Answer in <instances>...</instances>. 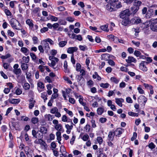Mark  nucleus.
<instances>
[{
	"label": "nucleus",
	"mask_w": 157,
	"mask_h": 157,
	"mask_svg": "<svg viewBox=\"0 0 157 157\" xmlns=\"http://www.w3.org/2000/svg\"><path fill=\"white\" fill-rule=\"evenodd\" d=\"M10 25L11 27L17 30H20V28L17 27V25H18L19 26L21 27V25L19 22L16 19L13 18L11 20Z\"/></svg>",
	"instance_id": "obj_1"
},
{
	"label": "nucleus",
	"mask_w": 157,
	"mask_h": 157,
	"mask_svg": "<svg viewBox=\"0 0 157 157\" xmlns=\"http://www.w3.org/2000/svg\"><path fill=\"white\" fill-rule=\"evenodd\" d=\"M130 14L129 10L127 9L121 12L120 14V17L122 19L129 18L128 17Z\"/></svg>",
	"instance_id": "obj_2"
},
{
	"label": "nucleus",
	"mask_w": 157,
	"mask_h": 157,
	"mask_svg": "<svg viewBox=\"0 0 157 157\" xmlns=\"http://www.w3.org/2000/svg\"><path fill=\"white\" fill-rule=\"evenodd\" d=\"M50 113L52 114H54L55 116L57 117H60L61 116V114L60 112H58V108L56 107L51 109L50 110Z\"/></svg>",
	"instance_id": "obj_3"
},
{
	"label": "nucleus",
	"mask_w": 157,
	"mask_h": 157,
	"mask_svg": "<svg viewBox=\"0 0 157 157\" xmlns=\"http://www.w3.org/2000/svg\"><path fill=\"white\" fill-rule=\"evenodd\" d=\"M150 28L152 31L157 32V19H155L151 22Z\"/></svg>",
	"instance_id": "obj_4"
},
{
	"label": "nucleus",
	"mask_w": 157,
	"mask_h": 157,
	"mask_svg": "<svg viewBox=\"0 0 157 157\" xmlns=\"http://www.w3.org/2000/svg\"><path fill=\"white\" fill-rule=\"evenodd\" d=\"M132 22L134 24H137L141 22V20L138 17H135L131 20Z\"/></svg>",
	"instance_id": "obj_5"
},
{
	"label": "nucleus",
	"mask_w": 157,
	"mask_h": 157,
	"mask_svg": "<svg viewBox=\"0 0 157 157\" xmlns=\"http://www.w3.org/2000/svg\"><path fill=\"white\" fill-rule=\"evenodd\" d=\"M139 102H142L144 105L147 101L146 98L143 95H141L138 99Z\"/></svg>",
	"instance_id": "obj_6"
},
{
	"label": "nucleus",
	"mask_w": 157,
	"mask_h": 157,
	"mask_svg": "<svg viewBox=\"0 0 157 157\" xmlns=\"http://www.w3.org/2000/svg\"><path fill=\"white\" fill-rule=\"evenodd\" d=\"M77 48L76 47H69L68 48L67 52L71 54H73L74 52H76L77 50Z\"/></svg>",
	"instance_id": "obj_7"
},
{
	"label": "nucleus",
	"mask_w": 157,
	"mask_h": 157,
	"mask_svg": "<svg viewBox=\"0 0 157 157\" xmlns=\"http://www.w3.org/2000/svg\"><path fill=\"white\" fill-rule=\"evenodd\" d=\"M43 47L44 48V49L45 52H48V51L50 49V48L49 46V44L48 43L46 42V41L43 42Z\"/></svg>",
	"instance_id": "obj_8"
},
{
	"label": "nucleus",
	"mask_w": 157,
	"mask_h": 157,
	"mask_svg": "<svg viewBox=\"0 0 157 157\" xmlns=\"http://www.w3.org/2000/svg\"><path fill=\"white\" fill-rule=\"evenodd\" d=\"M126 61L127 63H130L132 62L135 63L136 61V59L133 57L128 56V59H126Z\"/></svg>",
	"instance_id": "obj_9"
},
{
	"label": "nucleus",
	"mask_w": 157,
	"mask_h": 157,
	"mask_svg": "<svg viewBox=\"0 0 157 157\" xmlns=\"http://www.w3.org/2000/svg\"><path fill=\"white\" fill-rule=\"evenodd\" d=\"M116 103L120 106L122 107V103L124 102V100L121 98H115Z\"/></svg>",
	"instance_id": "obj_10"
},
{
	"label": "nucleus",
	"mask_w": 157,
	"mask_h": 157,
	"mask_svg": "<svg viewBox=\"0 0 157 157\" xmlns=\"http://www.w3.org/2000/svg\"><path fill=\"white\" fill-rule=\"evenodd\" d=\"M115 135L113 132L111 131L109 132L108 136V140L109 141H113Z\"/></svg>",
	"instance_id": "obj_11"
},
{
	"label": "nucleus",
	"mask_w": 157,
	"mask_h": 157,
	"mask_svg": "<svg viewBox=\"0 0 157 157\" xmlns=\"http://www.w3.org/2000/svg\"><path fill=\"white\" fill-rule=\"evenodd\" d=\"M142 3V2L140 1L134 0L133 2V6L137 7H139L141 5Z\"/></svg>",
	"instance_id": "obj_12"
},
{
	"label": "nucleus",
	"mask_w": 157,
	"mask_h": 157,
	"mask_svg": "<svg viewBox=\"0 0 157 157\" xmlns=\"http://www.w3.org/2000/svg\"><path fill=\"white\" fill-rule=\"evenodd\" d=\"M151 23L150 21H146L145 22L143 23L142 24V26L144 29L146 28L149 27Z\"/></svg>",
	"instance_id": "obj_13"
},
{
	"label": "nucleus",
	"mask_w": 157,
	"mask_h": 157,
	"mask_svg": "<svg viewBox=\"0 0 157 157\" xmlns=\"http://www.w3.org/2000/svg\"><path fill=\"white\" fill-rule=\"evenodd\" d=\"M122 19V25L126 26L129 24V18H124Z\"/></svg>",
	"instance_id": "obj_14"
},
{
	"label": "nucleus",
	"mask_w": 157,
	"mask_h": 157,
	"mask_svg": "<svg viewBox=\"0 0 157 157\" xmlns=\"http://www.w3.org/2000/svg\"><path fill=\"white\" fill-rule=\"evenodd\" d=\"M139 66L140 69L144 71H146L147 70V67L141 63L140 64Z\"/></svg>",
	"instance_id": "obj_15"
},
{
	"label": "nucleus",
	"mask_w": 157,
	"mask_h": 157,
	"mask_svg": "<svg viewBox=\"0 0 157 157\" xmlns=\"http://www.w3.org/2000/svg\"><path fill=\"white\" fill-rule=\"evenodd\" d=\"M112 4L109 3V4L106 5V9L107 10L110 11H112L114 10L113 6Z\"/></svg>",
	"instance_id": "obj_16"
},
{
	"label": "nucleus",
	"mask_w": 157,
	"mask_h": 157,
	"mask_svg": "<svg viewBox=\"0 0 157 157\" xmlns=\"http://www.w3.org/2000/svg\"><path fill=\"white\" fill-rule=\"evenodd\" d=\"M139 9V7H136L133 6L131 8V10L132 11V14L133 15L135 14L138 11Z\"/></svg>",
	"instance_id": "obj_17"
},
{
	"label": "nucleus",
	"mask_w": 157,
	"mask_h": 157,
	"mask_svg": "<svg viewBox=\"0 0 157 157\" xmlns=\"http://www.w3.org/2000/svg\"><path fill=\"white\" fill-rule=\"evenodd\" d=\"M113 132L116 136L121 135L122 133L121 129L120 128H117Z\"/></svg>",
	"instance_id": "obj_18"
},
{
	"label": "nucleus",
	"mask_w": 157,
	"mask_h": 157,
	"mask_svg": "<svg viewBox=\"0 0 157 157\" xmlns=\"http://www.w3.org/2000/svg\"><path fill=\"white\" fill-rule=\"evenodd\" d=\"M21 51L24 53L26 56L29 54V52L28 49L25 47H22L21 49Z\"/></svg>",
	"instance_id": "obj_19"
},
{
	"label": "nucleus",
	"mask_w": 157,
	"mask_h": 157,
	"mask_svg": "<svg viewBox=\"0 0 157 157\" xmlns=\"http://www.w3.org/2000/svg\"><path fill=\"white\" fill-rule=\"evenodd\" d=\"M105 110L103 107H101L98 108L97 109V114L99 115H101Z\"/></svg>",
	"instance_id": "obj_20"
},
{
	"label": "nucleus",
	"mask_w": 157,
	"mask_h": 157,
	"mask_svg": "<svg viewBox=\"0 0 157 157\" xmlns=\"http://www.w3.org/2000/svg\"><path fill=\"white\" fill-rule=\"evenodd\" d=\"M29 101L30 103L29 104V108L30 109H32L34 106L35 101L33 100V98L30 99Z\"/></svg>",
	"instance_id": "obj_21"
},
{
	"label": "nucleus",
	"mask_w": 157,
	"mask_h": 157,
	"mask_svg": "<svg viewBox=\"0 0 157 157\" xmlns=\"http://www.w3.org/2000/svg\"><path fill=\"white\" fill-rule=\"evenodd\" d=\"M108 25V24H106L105 25L101 26L100 28L102 30L106 32H108L109 31Z\"/></svg>",
	"instance_id": "obj_22"
},
{
	"label": "nucleus",
	"mask_w": 157,
	"mask_h": 157,
	"mask_svg": "<svg viewBox=\"0 0 157 157\" xmlns=\"http://www.w3.org/2000/svg\"><path fill=\"white\" fill-rule=\"evenodd\" d=\"M21 68L22 70L23 71L25 70H27L28 68V64L25 63H21Z\"/></svg>",
	"instance_id": "obj_23"
},
{
	"label": "nucleus",
	"mask_w": 157,
	"mask_h": 157,
	"mask_svg": "<svg viewBox=\"0 0 157 157\" xmlns=\"http://www.w3.org/2000/svg\"><path fill=\"white\" fill-rule=\"evenodd\" d=\"M32 21H33L32 20L29 19L26 21V23L30 27L33 28V24Z\"/></svg>",
	"instance_id": "obj_24"
},
{
	"label": "nucleus",
	"mask_w": 157,
	"mask_h": 157,
	"mask_svg": "<svg viewBox=\"0 0 157 157\" xmlns=\"http://www.w3.org/2000/svg\"><path fill=\"white\" fill-rule=\"evenodd\" d=\"M20 100L18 99H13L10 100L9 101L10 103L13 104H18L20 102Z\"/></svg>",
	"instance_id": "obj_25"
},
{
	"label": "nucleus",
	"mask_w": 157,
	"mask_h": 157,
	"mask_svg": "<svg viewBox=\"0 0 157 157\" xmlns=\"http://www.w3.org/2000/svg\"><path fill=\"white\" fill-rule=\"evenodd\" d=\"M55 128L59 131H61L63 128V126L62 125L59 124L56 125L55 127Z\"/></svg>",
	"instance_id": "obj_26"
},
{
	"label": "nucleus",
	"mask_w": 157,
	"mask_h": 157,
	"mask_svg": "<svg viewBox=\"0 0 157 157\" xmlns=\"http://www.w3.org/2000/svg\"><path fill=\"white\" fill-rule=\"evenodd\" d=\"M45 117L48 120V121H52L53 118H54V117H53V115L50 114L46 115L45 116Z\"/></svg>",
	"instance_id": "obj_27"
},
{
	"label": "nucleus",
	"mask_w": 157,
	"mask_h": 157,
	"mask_svg": "<svg viewBox=\"0 0 157 157\" xmlns=\"http://www.w3.org/2000/svg\"><path fill=\"white\" fill-rule=\"evenodd\" d=\"M67 41H61L59 43V45L60 47H63L67 44Z\"/></svg>",
	"instance_id": "obj_28"
},
{
	"label": "nucleus",
	"mask_w": 157,
	"mask_h": 157,
	"mask_svg": "<svg viewBox=\"0 0 157 157\" xmlns=\"http://www.w3.org/2000/svg\"><path fill=\"white\" fill-rule=\"evenodd\" d=\"M13 71L14 74L16 75H20L21 72V69L20 68L13 69Z\"/></svg>",
	"instance_id": "obj_29"
},
{
	"label": "nucleus",
	"mask_w": 157,
	"mask_h": 157,
	"mask_svg": "<svg viewBox=\"0 0 157 157\" xmlns=\"http://www.w3.org/2000/svg\"><path fill=\"white\" fill-rule=\"evenodd\" d=\"M100 86L102 88L106 89L109 87V84L108 83H102L100 84Z\"/></svg>",
	"instance_id": "obj_30"
},
{
	"label": "nucleus",
	"mask_w": 157,
	"mask_h": 157,
	"mask_svg": "<svg viewBox=\"0 0 157 157\" xmlns=\"http://www.w3.org/2000/svg\"><path fill=\"white\" fill-rule=\"evenodd\" d=\"M40 131L43 134H46L47 132V129L46 127L43 126L41 127Z\"/></svg>",
	"instance_id": "obj_31"
},
{
	"label": "nucleus",
	"mask_w": 157,
	"mask_h": 157,
	"mask_svg": "<svg viewBox=\"0 0 157 157\" xmlns=\"http://www.w3.org/2000/svg\"><path fill=\"white\" fill-rule=\"evenodd\" d=\"M95 75H93V77L94 78H97V80L100 81L101 80V77L98 75L97 72H95Z\"/></svg>",
	"instance_id": "obj_32"
},
{
	"label": "nucleus",
	"mask_w": 157,
	"mask_h": 157,
	"mask_svg": "<svg viewBox=\"0 0 157 157\" xmlns=\"http://www.w3.org/2000/svg\"><path fill=\"white\" fill-rule=\"evenodd\" d=\"M31 121L33 124H35L38 122L39 119L37 117H33L31 119Z\"/></svg>",
	"instance_id": "obj_33"
},
{
	"label": "nucleus",
	"mask_w": 157,
	"mask_h": 157,
	"mask_svg": "<svg viewBox=\"0 0 157 157\" xmlns=\"http://www.w3.org/2000/svg\"><path fill=\"white\" fill-rule=\"evenodd\" d=\"M41 146H42L43 147V148L45 149H46L47 146V145L45 141H44L43 140L42 141H41V143L40 144Z\"/></svg>",
	"instance_id": "obj_34"
},
{
	"label": "nucleus",
	"mask_w": 157,
	"mask_h": 157,
	"mask_svg": "<svg viewBox=\"0 0 157 157\" xmlns=\"http://www.w3.org/2000/svg\"><path fill=\"white\" fill-rule=\"evenodd\" d=\"M23 87L25 90H28L30 87V85L28 83H25L23 86Z\"/></svg>",
	"instance_id": "obj_35"
},
{
	"label": "nucleus",
	"mask_w": 157,
	"mask_h": 157,
	"mask_svg": "<svg viewBox=\"0 0 157 157\" xmlns=\"http://www.w3.org/2000/svg\"><path fill=\"white\" fill-rule=\"evenodd\" d=\"M89 136L87 134H85L83 135L82 139L84 141H87L89 139Z\"/></svg>",
	"instance_id": "obj_36"
},
{
	"label": "nucleus",
	"mask_w": 157,
	"mask_h": 157,
	"mask_svg": "<svg viewBox=\"0 0 157 157\" xmlns=\"http://www.w3.org/2000/svg\"><path fill=\"white\" fill-rule=\"evenodd\" d=\"M94 84V82L92 80H90L87 82V85L90 87H92Z\"/></svg>",
	"instance_id": "obj_37"
},
{
	"label": "nucleus",
	"mask_w": 157,
	"mask_h": 157,
	"mask_svg": "<svg viewBox=\"0 0 157 157\" xmlns=\"http://www.w3.org/2000/svg\"><path fill=\"white\" fill-rule=\"evenodd\" d=\"M22 59L24 61V62L26 63H28L29 60V56H27V57L23 56Z\"/></svg>",
	"instance_id": "obj_38"
},
{
	"label": "nucleus",
	"mask_w": 157,
	"mask_h": 157,
	"mask_svg": "<svg viewBox=\"0 0 157 157\" xmlns=\"http://www.w3.org/2000/svg\"><path fill=\"white\" fill-rule=\"evenodd\" d=\"M10 56L11 55L10 54L8 53L4 56L3 55L1 56V58L3 59H6L10 57Z\"/></svg>",
	"instance_id": "obj_39"
},
{
	"label": "nucleus",
	"mask_w": 157,
	"mask_h": 157,
	"mask_svg": "<svg viewBox=\"0 0 157 157\" xmlns=\"http://www.w3.org/2000/svg\"><path fill=\"white\" fill-rule=\"evenodd\" d=\"M128 114L129 116L133 117H137L138 116V113H134L132 112H128Z\"/></svg>",
	"instance_id": "obj_40"
},
{
	"label": "nucleus",
	"mask_w": 157,
	"mask_h": 157,
	"mask_svg": "<svg viewBox=\"0 0 157 157\" xmlns=\"http://www.w3.org/2000/svg\"><path fill=\"white\" fill-rule=\"evenodd\" d=\"M76 70L78 71H79L81 70V65L80 63H77L76 65Z\"/></svg>",
	"instance_id": "obj_41"
},
{
	"label": "nucleus",
	"mask_w": 157,
	"mask_h": 157,
	"mask_svg": "<svg viewBox=\"0 0 157 157\" xmlns=\"http://www.w3.org/2000/svg\"><path fill=\"white\" fill-rule=\"evenodd\" d=\"M143 85L145 88L149 89H151L152 88H153L152 86L150 85L144 83Z\"/></svg>",
	"instance_id": "obj_42"
},
{
	"label": "nucleus",
	"mask_w": 157,
	"mask_h": 157,
	"mask_svg": "<svg viewBox=\"0 0 157 157\" xmlns=\"http://www.w3.org/2000/svg\"><path fill=\"white\" fill-rule=\"evenodd\" d=\"M110 80L114 82L115 83H117L119 81L118 79L114 77H111L110 78Z\"/></svg>",
	"instance_id": "obj_43"
},
{
	"label": "nucleus",
	"mask_w": 157,
	"mask_h": 157,
	"mask_svg": "<svg viewBox=\"0 0 157 157\" xmlns=\"http://www.w3.org/2000/svg\"><path fill=\"white\" fill-rule=\"evenodd\" d=\"M38 86L40 89H43L44 86L43 83L42 82H40L37 83Z\"/></svg>",
	"instance_id": "obj_44"
},
{
	"label": "nucleus",
	"mask_w": 157,
	"mask_h": 157,
	"mask_svg": "<svg viewBox=\"0 0 157 157\" xmlns=\"http://www.w3.org/2000/svg\"><path fill=\"white\" fill-rule=\"evenodd\" d=\"M148 146L151 149H153L155 147V145L153 142H151L149 144Z\"/></svg>",
	"instance_id": "obj_45"
},
{
	"label": "nucleus",
	"mask_w": 157,
	"mask_h": 157,
	"mask_svg": "<svg viewBox=\"0 0 157 157\" xmlns=\"http://www.w3.org/2000/svg\"><path fill=\"white\" fill-rule=\"evenodd\" d=\"M67 63L66 61H65L64 62L63 67L66 72L67 71Z\"/></svg>",
	"instance_id": "obj_46"
},
{
	"label": "nucleus",
	"mask_w": 157,
	"mask_h": 157,
	"mask_svg": "<svg viewBox=\"0 0 157 157\" xmlns=\"http://www.w3.org/2000/svg\"><path fill=\"white\" fill-rule=\"evenodd\" d=\"M33 40L34 44H36L38 43V40L36 36H34L33 37Z\"/></svg>",
	"instance_id": "obj_47"
},
{
	"label": "nucleus",
	"mask_w": 157,
	"mask_h": 157,
	"mask_svg": "<svg viewBox=\"0 0 157 157\" xmlns=\"http://www.w3.org/2000/svg\"><path fill=\"white\" fill-rule=\"evenodd\" d=\"M50 19L52 21H57L58 20V18L57 17H55L53 16H51L50 17Z\"/></svg>",
	"instance_id": "obj_48"
},
{
	"label": "nucleus",
	"mask_w": 157,
	"mask_h": 157,
	"mask_svg": "<svg viewBox=\"0 0 157 157\" xmlns=\"http://www.w3.org/2000/svg\"><path fill=\"white\" fill-rule=\"evenodd\" d=\"M32 132L33 137L36 138V137H37V136H36L37 133V131L36 132L35 130L33 129L32 130Z\"/></svg>",
	"instance_id": "obj_49"
},
{
	"label": "nucleus",
	"mask_w": 157,
	"mask_h": 157,
	"mask_svg": "<svg viewBox=\"0 0 157 157\" xmlns=\"http://www.w3.org/2000/svg\"><path fill=\"white\" fill-rule=\"evenodd\" d=\"M15 3H16V2L15 1H12L10 2V6L11 8H13L14 6Z\"/></svg>",
	"instance_id": "obj_50"
},
{
	"label": "nucleus",
	"mask_w": 157,
	"mask_h": 157,
	"mask_svg": "<svg viewBox=\"0 0 157 157\" xmlns=\"http://www.w3.org/2000/svg\"><path fill=\"white\" fill-rule=\"evenodd\" d=\"M97 140L99 144H101L102 143L103 140L101 137L100 136L98 137L97 138Z\"/></svg>",
	"instance_id": "obj_51"
},
{
	"label": "nucleus",
	"mask_w": 157,
	"mask_h": 157,
	"mask_svg": "<svg viewBox=\"0 0 157 157\" xmlns=\"http://www.w3.org/2000/svg\"><path fill=\"white\" fill-rule=\"evenodd\" d=\"M5 12L7 16H10L12 15V13L9 10L7 9L5 10Z\"/></svg>",
	"instance_id": "obj_52"
},
{
	"label": "nucleus",
	"mask_w": 157,
	"mask_h": 157,
	"mask_svg": "<svg viewBox=\"0 0 157 157\" xmlns=\"http://www.w3.org/2000/svg\"><path fill=\"white\" fill-rule=\"evenodd\" d=\"M141 54L140 52L138 50H136L134 52V54L137 57L140 56Z\"/></svg>",
	"instance_id": "obj_53"
},
{
	"label": "nucleus",
	"mask_w": 157,
	"mask_h": 157,
	"mask_svg": "<svg viewBox=\"0 0 157 157\" xmlns=\"http://www.w3.org/2000/svg\"><path fill=\"white\" fill-rule=\"evenodd\" d=\"M62 121L64 122L67 121V117L65 115H63L62 117Z\"/></svg>",
	"instance_id": "obj_54"
},
{
	"label": "nucleus",
	"mask_w": 157,
	"mask_h": 157,
	"mask_svg": "<svg viewBox=\"0 0 157 157\" xmlns=\"http://www.w3.org/2000/svg\"><path fill=\"white\" fill-rule=\"evenodd\" d=\"M79 48L81 50L83 51L87 49V47L86 46L80 45Z\"/></svg>",
	"instance_id": "obj_55"
},
{
	"label": "nucleus",
	"mask_w": 157,
	"mask_h": 157,
	"mask_svg": "<svg viewBox=\"0 0 157 157\" xmlns=\"http://www.w3.org/2000/svg\"><path fill=\"white\" fill-rule=\"evenodd\" d=\"M71 61L73 64H75V60L74 58V54H71Z\"/></svg>",
	"instance_id": "obj_56"
},
{
	"label": "nucleus",
	"mask_w": 157,
	"mask_h": 157,
	"mask_svg": "<svg viewBox=\"0 0 157 157\" xmlns=\"http://www.w3.org/2000/svg\"><path fill=\"white\" fill-rule=\"evenodd\" d=\"M44 41H46V42H48L50 44L52 45L54 44V42L51 39L48 38L44 40Z\"/></svg>",
	"instance_id": "obj_57"
},
{
	"label": "nucleus",
	"mask_w": 157,
	"mask_h": 157,
	"mask_svg": "<svg viewBox=\"0 0 157 157\" xmlns=\"http://www.w3.org/2000/svg\"><path fill=\"white\" fill-rule=\"evenodd\" d=\"M40 131H37V134L36 136H37V137H36V138L37 139H41L43 137V135H41L40 133H39Z\"/></svg>",
	"instance_id": "obj_58"
},
{
	"label": "nucleus",
	"mask_w": 157,
	"mask_h": 157,
	"mask_svg": "<svg viewBox=\"0 0 157 157\" xmlns=\"http://www.w3.org/2000/svg\"><path fill=\"white\" fill-rule=\"evenodd\" d=\"M15 93L17 95H19L22 93V91L21 89L18 88L16 89Z\"/></svg>",
	"instance_id": "obj_59"
},
{
	"label": "nucleus",
	"mask_w": 157,
	"mask_h": 157,
	"mask_svg": "<svg viewBox=\"0 0 157 157\" xmlns=\"http://www.w3.org/2000/svg\"><path fill=\"white\" fill-rule=\"evenodd\" d=\"M137 136V134L136 132H134L133 133V136L132 137L131 140L132 141H133L136 138Z\"/></svg>",
	"instance_id": "obj_60"
},
{
	"label": "nucleus",
	"mask_w": 157,
	"mask_h": 157,
	"mask_svg": "<svg viewBox=\"0 0 157 157\" xmlns=\"http://www.w3.org/2000/svg\"><path fill=\"white\" fill-rule=\"evenodd\" d=\"M85 129L86 132H89L90 130V126L89 124H86L85 127Z\"/></svg>",
	"instance_id": "obj_61"
},
{
	"label": "nucleus",
	"mask_w": 157,
	"mask_h": 157,
	"mask_svg": "<svg viewBox=\"0 0 157 157\" xmlns=\"http://www.w3.org/2000/svg\"><path fill=\"white\" fill-rule=\"evenodd\" d=\"M56 63L55 61L54 60H52L51 61V63H49L48 65L52 67H54L56 65Z\"/></svg>",
	"instance_id": "obj_62"
},
{
	"label": "nucleus",
	"mask_w": 157,
	"mask_h": 157,
	"mask_svg": "<svg viewBox=\"0 0 157 157\" xmlns=\"http://www.w3.org/2000/svg\"><path fill=\"white\" fill-rule=\"evenodd\" d=\"M44 66L40 65L39 66L38 68L41 72H43L44 71Z\"/></svg>",
	"instance_id": "obj_63"
},
{
	"label": "nucleus",
	"mask_w": 157,
	"mask_h": 157,
	"mask_svg": "<svg viewBox=\"0 0 157 157\" xmlns=\"http://www.w3.org/2000/svg\"><path fill=\"white\" fill-rule=\"evenodd\" d=\"M38 48L40 52L43 53L44 52V48L42 45H39L38 47Z\"/></svg>",
	"instance_id": "obj_64"
}]
</instances>
